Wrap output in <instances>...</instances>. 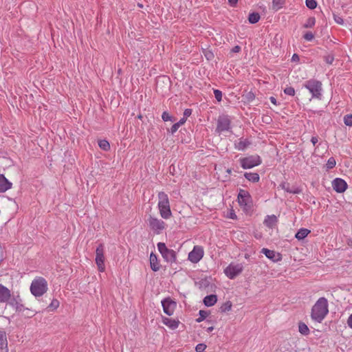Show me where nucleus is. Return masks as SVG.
<instances>
[{
  "instance_id": "obj_3",
  "label": "nucleus",
  "mask_w": 352,
  "mask_h": 352,
  "mask_svg": "<svg viewBox=\"0 0 352 352\" xmlns=\"http://www.w3.org/2000/svg\"><path fill=\"white\" fill-rule=\"evenodd\" d=\"M30 290L36 298L43 296L48 290L47 280L42 276H36L31 283Z\"/></svg>"
},
{
  "instance_id": "obj_38",
  "label": "nucleus",
  "mask_w": 352,
  "mask_h": 352,
  "mask_svg": "<svg viewBox=\"0 0 352 352\" xmlns=\"http://www.w3.org/2000/svg\"><path fill=\"white\" fill-rule=\"evenodd\" d=\"M302 37L307 41H311L314 38V34L311 32H307Z\"/></svg>"
},
{
  "instance_id": "obj_57",
  "label": "nucleus",
  "mask_w": 352,
  "mask_h": 352,
  "mask_svg": "<svg viewBox=\"0 0 352 352\" xmlns=\"http://www.w3.org/2000/svg\"><path fill=\"white\" fill-rule=\"evenodd\" d=\"M228 2L231 6H235L237 3L238 0H228Z\"/></svg>"
},
{
  "instance_id": "obj_37",
  "label": "nucleus",
  "mask_w": 352,
  "mask_h": 352,
  "mask_svg": "<svg viewBox=\"0 0 352 352\" xmlns=\"http://www.w3.org/2000/svg\"><path fill=\"white\" fill-rule=\"evenodd\" d=\"M199 317L196 319V321L197 322L203 321L208 316V313L206 311L200 310L199 312Z\"/></svg>"
},
{
  "instance_id": "obj_17",
  "label": "nucleus",
  "mask_w": 352,
  "mask_h": 352,
  "mask_svg": "<svg viewBox=\"0 0 352 352\" xmlns=\"http://www.w3.org/2000/svg\"><path fill=\"white\" fill-rule=\"evenodd\" d=\"M12 184L10 182L3 174H0V192H5L11 189Z\"/></svg>"
},
{
  "instance_id": "obj_18",
  "label": "nucleus",
  "mask_w": 352,
  "mask_h": 352,
  "mask_svg": "<svg viewBox=\"0 0 352 352\" xmlns=\"http://www.w3.org/2000/svg\"><path fill=\"white\" fill-rule=\"evenodd\" d=\"M251 144V142L248 139L240 138L234 143V148L238 151H245L250 145Z\"/></svg>"
},
{
  "instance_id": "obj_12",
  "label": "nucleus",
  "mask_w": 352,
  "mask_h": 352,
  "mask_svg": "<svg viewBox=\"0 0 352 352\" xmlns=\"http://www.w3.org/2000/svg\"><path fill=\"white\" fill-rule=\"evenodd\" d=\"M230 120L228 116L219 117L217 120V131L219 133L228 131L231 126Z\"/></svg>"
},
{
  "instance_id": "obj_20",
  "label": "nucleus",
  "mask_w": 352,
  "mask_h": 352,
  "mask_svg": "<svg viewBox=\"0 0 352 352\" xmlns=\"http://www.w3.org/2000/svg\"><path fill=\"white\" fill-rule=\"evenodd\" d=\"M149 261L151 270L153 272L159 271L160 269V264L158 261L157 256L155 254L151 252L150 254Z\"/></svg>"
},
{
  "instance_id": "obj_4",
  "label": "nucleus",
  "mask_w": 352,
  "mask_h": 352,
  "mask_svg": "<svg viewBox=\"0 0 352 352\" xmlns=\"http://www.w3.org/2000/svg\"><path fill=\"white\" fill-rule=\"evenodd\" d=\"M303 87L309 91L312 98L321 100L323 92L321 81L315 78H311L305 82Z\"/></svg>"
},
{
  "instance_id": "obj_56",
  "label": "nucleus",
  "mask_w": 352,
  "mask_h": 352,
  "mask_svg": "<svg viewBox=\"0 0 352 352\" xmlns=\"http://www.w3.org/2000/svg\"><path fill=\"white\" fill-rule=\"evenodd\" d=\"M270 102H271L272 104H275V105H277V104H278L277 100H276V99L274 96H271V97L270 98Z\"/></svg>"
},
{
  "instance_id": "obj_51",
  "label": "nucleus",
  "mask_w": 352,
  "mask_h": 352,
  "mask_svg": "<svg viewBox=\"0 0 352 352\" xmlns=\"http://www.w3.org/2000/svg\"><path fill=\"white\" fill-rule=\"evenodd\" d=\"M247 98L249 101H252L255 98V96L250 91L247 94Z\"/></svg>"
},
{
  "instance_id": "obj_48",
  "label": "nucleus",
  "mask_w": 352,
  "mask_h": 352,
  "mask_svg": "<svg viewBox=\"0 0 352 352\" xmlns=\"http://www.w3.org/2000/svg\"><path fill=\"white\" fill-rule=\"evenodd\" d=\"M289 192L292 193V194H299L301 192V190L298 187H294V188H290V190Z\"/></svg>"
},
{
  "instance_id": "obj_50",
  "label": "nucleus",
  "mask_w": 352,
  "mask_h": 352,
  "mask_svg": "<svg viewBox=\"0 0 352 352\" xmlns=\"http://www.w3.org/2000/svg\"><path fill=\"white\" fill-rule=\"evenodd\" d=\"M241 48L239 45H236L231 49V52L232 53H239L241 51Z\"/></svg>"
},
{
  "instance_id": "obj_26",
  "label": "nucleus",
  "mask_w": 352,
  "mask_h": 352,
  "mask_svg": "<svg viewBox=\"0 0 352 352\" xmlns=\"http://www.w3.org/2000/svg\"><path fill=\"white\" fill-rule=\"evenodd\" d=\"M298 331L303 336H308L310 333L309 327L303 322H298Z\"/></svg>"
},
{
  "instance_id": "obj_7",
  "label": "nucleus",
  "mask_w": 352,
  "mask_h": 352,
  "mask_svg": "<svg viewBox=\"0 0 352 352\" xmlns=\"http://www.w3.org/2000/svg\"><path fill=\"white\" fill-rule=\"evenodd\" d=\"M242 263H230L223 270L226 276L230 279H234L243 270Z\"/></svg>"
},
{
  "instance_id": "obj_23",
  "label": "nucleus",
  "mask_w": 352,
  "mask_h": 352,
  "mask_svg": "<svg viewBox=\"0 0 352 352\" xmlns=\"http://www.w3.org/2000/svg\"><path fill=\"white\" fill-rule=\"evenodd\" d=\"M244 177L249 181L252 183H257L260 180V176L257 173H252V172H245L244 173Z\"/></svg>"
},
{
  "instance_id": "obj_2",
  "label": "nucleus",
  "mask_w": 352,
  "mask_h": 352,
  "mask_svg": "<svg viewBox=\"0 0 352 352\" xmlns=\"http://www.w3.org/2000/svg\"><path fill=\"white\" fill-rule=\"evenodd\" d=\"M157 197L159 199L157 208L161 217L164 219L170 218L172 216V212L168 195L164 192L161 191L158 192Z\"/></svg>"
},
{
  "instance_id": "obj_34",
  "label": "nucleus",
  "mask_w": 352,
  "mask_h": 352,
  "mask_svg": "<svg viewBox=\"0 0 352 352\" xmlns=\"http://www.w3.org/2000/svg\"><path fill=\"white\" fill-rule=\"evenodd\" d=\"M285 3V1H280V0H272V5L273 8L276 9V10H280L282 8L283 6Z\"/></svg>"
},
{
  "instance_id": "obj_6",
  "label": "nucleus",
  "mask_w": 352,
  "mask_h": 352,
  "mask_svg": "<svg viewBox=\"0 0 352 352\" xmlns=\"http://www.w3.org/2000/svg\"><path fill=\"white\" fill-rule=\"evenodd\" d=\"M239 161L241 168L243 169H250L259 166L262 163V160L258 155H252L241 157Z\"/></svg>"
},
{
  "instance_id": "obj_47",
  "label": "nucleus",
  "mask_w": 352,
  "mask_h": 352,
  "mask_svg": "<svg viewBox=\"0 0 352 352\" xmlns=\"http://www.w3.org/2000/svg\"><path fill=\"white\" fill-rule=\"evenodd\" d=\"M180 127V126L179 125V124H177V122L175 123L170 128V132L171 134H174L177 130Z\"/></svg>"
},
{
  "instance_id": "obj_16",
  "label": "nucleus",
  "mask_w": 352,
  "mask_h": 352,
  "mask_svg": "<svg viewBox=\"0 0 352 352\" xmlns=\"http://www.w3.org/2000/svg\"><path fill=\"white\" fill-rule=\"evenodd\" d=\"M10 298V290L6 286L0 284V303H8Z\"/></svg>"
},
{
  "instance_id": "obj_53",
  "label": "nucleus",
  "mask_w": 352,
  "mask_h": 352,
  "mask_svg": "<svg viewBox=\"0 0 352 352\" xmlns=\"http://www.w3.org/2000/svg\"><path fill=\"white\" fill-rule=\"evenodd\" d=\"M347 324L350 328L352 329V314L348 318Z\"/></svg>"
},
{
  "instance_id": "obj_42",
  "label": "nucleus",
  "mask_w": 352,
  "mask_h": 352,
  "mask_svg": "<svg viewBox=\"0 0 352 352\" xmlns=\"http://www.w3.org/2000/svg\"><path fill=\"white\" fill-rule=\"evenodd\" d=\"M214 95L218 102L222 100V91L219 89H214Z\"/></svg>"
},
{
  "instance_id": "obj_58",
  "label": "nucleus",
  "mask_w": 352,
  "mask_h": 352,
  "mask_svg": "<svg viewBox=\"0 0 352 352\" xmlns=\"http://www.w3.org/2000/svg\"><path fill=\"white\" fill-rule=\"evenodd\" d=\"M230 217L231 219H236V214H235L234 213L232 212V213L230 214Z\"/></svg>"
},
{
  "instance_id": "obj_60",
  "label": "nucleus",
  "mask_w": 352,
  "mask_h": 352,
  "mask_svg": "<svg viewBox=\"0 0 352 352\" xmlns=\"http://www.w3.org/2000/svg\"><path fill=\"white\" fill-rule=\"evenodd\" d=\"M212 329H213V327H209V328L208 329V332H210V331H212Z\"/></svg>"
},
{
  "instance_id": "obj_62",
  "label": "nucleus",
  "mask_w": 352,
  "mask_h": 352,
  "mask_svg": "<svg viewBox=\"0 0 352 352\" xmlns=\"http://www.w3.org/2000/svg\"><path fill=\"white\" fill-rule=\"evenodd\" d=\"M138 118L141 119L142 118V116L141 115L138 116Z\"/></svg>"
},
{
  "instance_id": "obj_14",
  "label": "nucleus",
  "mask_w": 352,
  "mask_h": 352,
  "mask_svg": "<svg viewBox=\"0 0 352 352\" xmlns=\"http://www.w3.org/2000/svg\"><path fill=\"white\" fill-rule=\"evenodd\" d=\"M12 307H13L16 311L23 312L25 308L22 302V300L19 296H14L10 298L8 302Z\"/></svg>"
},
{
  "instance_id": "obj_44",
  "label": "nucleus",
  "mask_w": 352,
  "mask_h": 352,
  "mask_svg": "<svg viewBox=\"0 0 352 352\" xmlns=\"http://www.w3.org/2000/svg\"><path fill=\"white\" fill-rule=\"evenodd\" d=\"M280 187L283 189L285 191L289 192V190H290V187H289V184L287 182H282L280 184Z\"/></svg>"
},
{
  "instance_id": "obj_9",
  "label": "nucleus",
  "mask_w": 352,
  "mask_h": 352,
  "mask_svg": "<svg viewBox=\"0 0 352 352\" xmlns=\"http://www.w3.org/2000/svg\"><path fill=\"white\" fill-rule=\"evenodd\" d=\"M204 255V250L202 246L195 245L192 251L188 254V258L192 263H197L202 259Z\"/></svg>"
},
{
  "instance_id": "obj_43",
  "label": "nucleus",
  "mask_w": 352,
  "mask_h": 352,
  "mask_svg": "<svg viewBox=\"0 0 352 352\" xmlns=\"http://www.w3.org/2000/svg\"><path fill=\"white\" fill-rule=\"evenodd\" d=\"M206 349V345L205 344L200 343V344H197V346L195 347V351L197 352H204Z\"/></svg>"
},
{
  "instance_id": "obj_29",
  "label": "nucleus",
  "mask_w": 352,
  "mask_h": 352,
  "mask_svg": "<svg viewBox=\"0 0 352 352\" xmlns=\"http://www.w3.org/2000/svg\"><path fill=\"white\" fill-rule=\"evenodd\" d=\"M316 21V18L314 16H310L306 20L305 23L303 24V28H311L315 25Z\"/></svg>"
},
{
  "instance_id": "obj_40",
  "label": "nucleus",
  "mask_w": 352,
  "mask_h": 352,
  "mask_svg": "<svg viewBox=\"0 0 352 352\" xmlns=\"http://www.w3.org/2000/svg\"><path fill=\"white\" fill-rule=\"evenodd\" d=\"M284 93L286 95H288L290 96H294L295 95L296 91H295V89L292 87H287L284 89Z\"/></svg>"
},
{
  "instance_id": "obj_35",
  "label": "nucleus",
  "mask_w": 352,
  "mask_h": 352,
  "mask_svg": "<svg viewBox=\"0 0 352 352\" xmlns=\"http://www.w3.org/2000/svg\"><path fill=\"white\" fill-rule=\"evenodd\" d=\"M317 4L316 0H305V5L310 10L315 9L317 7Z\"/></svg>"
},
{
  "instance_id": "obj_55",
  "label": "nucleus",
  "mask_w": 352,
  "mask_h": 352,
  "mask_svg": "<svg viewBox=\"0 0 352 352\" xmlns=\"http://www.w3.org/2000/svg\"><path fill=\"white\" fill-rule=\"evenodd\" d=\"M292 61H298L299 60L298 55L296 54H294L292 57Z\"/></svg>"
},
{
  "instance_id": "obj_30",
  "label": "nucleus",
  "mask_w": 352,
  "mask_h": 352,
  "mask_svg": "<svg viewBox=\"0 0 352 352\" xmlns=\"http://www.w3.org/2000/svg\"><path fill=\"white\" fill-rule=\"evenodd\" d=\"M232 302L230 300H228L221 305L219 309H220L221 312L225 313V312L230 311L232 309Z\"/></svg>"
},
{
  "instance_id": "obj_41",
  "label": "nucleus",
  "mask_w": 352,
  "mask_h": 352,
  "mask_svg": "<svg viewBox=\"0 0 352 352\" xmlns=\"http://www.w3.org/2000/svg\"><path fill=\"white\" fill-rule=\"evenodd\" d=\"M333 20L337 24L342 25L344 24V21L343 18L339 15L333 14Z\"/></svg>"
},
{
  "instance_id": "obj_31",
  "label": "nucleus",
  "mask_w": 352,
  "mask_h": 352,
  "mask_svg": "<svg viewBox=\"0 0 352 352\" xmlns=\"http://www.w3.org/2000/svg\"><path fill=\"white\" fill-rule=\"evenodd\" d=\"M99 147L103 151H109L110 149V144L106 140H101L98 142Z\"/></svg>"
},
{
  "instance_id": "obj_10",
  "label": "nucleus",
  "mask_w": 352,
  "mask_h": 352,
  "mask_svg": "<svg viewBox=\"0 0 352 352\" xmlns=\"http://www.w3.org/2000/svg\"><path fill=\"white\" fill-rule=\"evenodd\" d=\"M104 252V245L102 244H100L96 250L95 261L98 270L100 272H103L105 269Z\"/></svg>"
},
{
  "instance_id": "obj_28",
  "label": "nucleus",
  "mask_w": 352,
  "mask_h": 352,
  "mask_svg": "<svg viewBox=\"0 0 352 352\" xmlns=\"http://www.w3.org/2000/svg\"><path fill=\"white\" fill-rule=\"evenodd\" d=\"M260 15L258 12H252L249 14L248 21L250 23H256L260 19Z\"/></svg>"
},
{
  "instance_id": "obj_19",
  "label": "nucleus",
  "mask_w": 352,
  "mask_h": 352,
  "mask_svg": "<svg viewBox=\"0 0 352 352\" xmlns=\"http://www.w3.org/2000/svg\"><path fill=\"white\" fill-rule=\"evenodd\" d=\"M0 352H8L7 335L3 330H0Z\"/></svg>"
},
{
  "instance_id": "obj_5",
  "label": "nucleus",
  "mask_w": 352,
  "mask_h": 352,
  "mask_svg": "<svg viewBox=\"0 0 352 352\" xmlns=\"http://www.w3.org/2000/svg\"><path fill=\"white\" fill-rule=\"evenodd\" d=\"M158 251L161 254L164 261L170 264L176 263L177 261V254L176 252L172 249H169L166 247V244L162 242H159L157 244Z\"/></svg>"
},
{
  "instance_id": "obj_21",
  "label": "nucleus",
  "mask_w": 352,
  "mask_h": 352,
  "mask_svg": "<svg viewBox=\"0 0 352 352\" xmlns=\"http://www.w3.org/2000/svg\"><path fill=\"white\" fill-rule=\"evenodd\" d=\"M162 322H163V324H164L166 326H167L168 327H169L171 329H177L178 327L179 323V322L178 320L168 318L166 317L162 318Z\"/></svg>"
},
{
  "instance_id": "obj_59",
  "label": "nucleus",
  "mask_w": 352,
  "mask_h": 352,
  "mask_svg": "<svg viewBox=\"0 0 352 352\" xmlns=\"http://www.w3.org/2000/svg\"><path fill=\"white\" fill-rule=\"evenodd\" d=\"M226 172H227V173H228V174H231V173H232V170H231V169H230V168H228V169H227V170H226Z\"/></svg>"
},
{
  "instance_id": "obj_46",
  "label": "nucleus",
  "mask_w": 352,
  "mask_h": 352,
  "mask_svg": "<svg viewBox=\"0 0 352 352\" xmlns=\"http://www.w3.org/2000/svg\"><path fill=\"white\" fill-rule=\"evenodd\" d=\"M324 60L327 64L331 65L334 60V57L332 55H327L324 57Z\"/></svg>"
},
{
  "instance_id": "obj_22",
  "label": "nucleus",
  "mask_w": 352,
  "mask_h": 352,
  "mask_svg": "<svg viewBox=\"0 0 352 352\" xmlns=\"http://www.w3.org/2000/svg\"><path fill=\"white\" fill-rule=\"evenodd\" d=\"M217 301V296L215 294H210L206 296L204 298V304L206 307L213 306Z\"/></svg>"
},
{
  "instance_id": "obj_11",
  "label": "nucleus",
  "mask_w": 352,
  "mask_h": 352,
  "mask_svg": "<svg viewBox=\"0 0 352 352\" xmlns=\"http://www.w3.org/2000/svg\"><path fill=\"white\" fill-rule=\"evenodd\" d=\"M162 305L164 312L170 316L173 315L177 304L176 302L171 300L170 298H167L162 300Z\"/></svg>"
},
{
  "instance_id": "obj_36",
  "label": "nucleus",
  "mask_w": 352,
  "mask_h": 352,
  "mask_svg": "<svg viewBox=\"0 0 352 352\" xmlns=\"http://www.w3.org/2000/svg\"><path fill=\"white\" fill-rule=\"evenodd\" d=\"M343 121L346 126H352V114L345 115Z\"/></svg>"
},
{
  "instance_id": "obj_54",
  "label": "nucleus",
  "mask_w": 352,
  "mask_h": 352,
  "mask_svg": "<svg viewBox=\"0 0 352 352\" xmlns=\"http://www.w3.org/2000/svg\"><path fill=\"white\" fill-rule=\"evenodd\" d=\"M311 142L314 145H316L318 142V138L317 136H313L311 139Z\"/></svg>"
},
{
  "instance_id": "obj_15",
  "label": "nucleus",
  "mask_w": 352,
  "mask_h": 352,
  "mask_svg": "<svg viewBox=\"0 0 352 352\" xmlns=\"http://www.w3.org/2000/svg\"><path fill=\"white\" fill-rule=\"evenodd\" d=\"M251 200V195L249 192L243 189H240L239 190L238 201L241 206H248Z\"/></svg>"
},
{
  "instance_id": "obj_24",
  "label": "nucleus",
  "mask_w": 352,
  "mask_h": 352,
  "mask_svg": "<svg viewBox=\"0 0 352 352\" xmlns=\"http://www.w3.org/2000/svg\"><path fill=\"white\" fill-rule=\"evenodd\" d=\"M276 221L277 218L274 214L267 215L264 220V223L265 224L266 226L269 228H272L273 226L276 223Z\"/></svg>"
},
{
  "instance_id": "obj_49",
  "label": "nucleus",
  "mask_w": 352,
  "mask_h": 352,
  "mask_svg": "<svg viewBox=\"0 0 352 352\" xmlns=\"http://www.w3.org/2000/svg\"><path fill=\"white\" fill-rule=\"evenodd\" d=\"M192 114V109H186L184 111V117L187 118Z\"/></svg>"
},
{
  "instance_id": "obj_33",
  "label": "nucleus",
  "mask_w": 352,
  "mask_h": 352,
  "mask_svg": "<svg viewBox=\"0 0 352 352\" xmlns=\"http://www.w3.org/2000/svg\"><path fill=\"white\" fill-rule=\"evenodd\" d=\"M60 302L57 299L54 298L48 306V309L50 311L56 310L59 307Z\"/></svg>"
},
{
  "instance_id": "obj_45",
  "label": "nucleus",
  "mask_w": 352,
  "mask_h": 352,
  "mask_svg": "<svg viewBox=\"0 0 352 352\" xmlns=\"http://www.w3.org/2000/svg\"><path fill=\"white\" fill-rule=\"evenodd\" d=\"M204 56H205L206 58L208 60H210L214 58L213 53L210 50L205 51Z\"/></svg>"
},
{
  "instance_id": "obj_61",
  "label": "nucleus",
  "mask_w": 352,
  "mask_h": 352,
  "mask_svg": "<svg viewBox=\"0 0 352 352\" xmlns=\"http://www.w3.org/2000/svg\"><path fill=\"white\" fill-rule=\"evenodd\" d=\"M138 6H139L140 8H142V4H140V3H138Z\"/></svg>"
},
{
  "instance_id": "obj_13",
  "label": "nucleus",
  "mask_w": 352,
  "mask_h": 352,
  "mask_svg": "<svg viewBox=\"0 0 352 352\" xmlns=\"http://www.w3.org/2000/svg\"><path fill=\"white\" fill-rule=\"evenodd\" d=\"M333 189L338 193L344 192L348 187L347 183L342 178H336L332 182Z\"/></svg>"
},
{
  "instance_id": "obj_25",
  "label": "nucleus",
  "mask_w": 352,
  "mask_h": 352,
  "mask_svg": "<svg viewBox=\"0 0 352 352\" xmlns=\"http://www.w3.org/2000/svg\"><path fill=\"white\" fill-rule=\"evenodd\" d=\"M310 230L307 228H300L296 232L295 237L298 240L304 239L309 234Z\"/></svg>"
},
{
  "instance_id": "obj_52",
  "label": "nucleus",
  "mask_w": 352,
  "mask_h": 352,
  "mask_svg": "<svg viewBox=\"0 0 352 352\" xmlns=\"http://www.w3.org/2000/svg\"><path fill=\"white\" fill-rule=\"evenodd\" d=\"M187 118L185 117L182 118L177 123L181 126L186 122Z\"/></svg>"
},
{
  "instance_id": "obj_32",
  "label": "nucleus",
  "mask_w": 352,
  "mask_h": 352,
  "mask_svg": "<svg viewBox=\"0 0 352 352\" xmlns=\"http://www.w3.org/2000/svg\"><path fill=\"white\" fill-rule=\"evenodd\" d=\"M336 165V161L333 157H331L328 159L326 166L327 170L333 168Z\"/></svg>"
},
{
  "instance_id": "obj_1",
  "label": "nucleus",
  "mask_w": 352,
  "mask_h": 352,
  "mask_svg": "<svg viewBox=\"0 0 352 352\" xmlns=\"http://www.w3.org/2000/svg\"><path fill=\"white\" fill-rule=\"evenodd\" d=\"M329 313L328 301L324 297L318 299L311 311L312 320L320 323Z\"/></svg>"
},
{
  "instance_id": "obj_39",
  "label": "nucleus",
  "mask_w": 352,
  "mask_h": 352,
  "mask_svg": "<svg viewBox=\"0 0 352 352\" xmlns=\"http://www.w3.org/2000/svg\"><path fill=\"white\" fill-rule=\"evenodd\" d=\"M162 120L164 121V122H167V121H174V118L169 115L168 113H167L166 111H164L162 113Z\"/></svg>"
},
{
  "instance_id": "obj_27",
  "label": "nucleus",
  "mask_w": 352,
  "mask_h": 352,
  "mask_svg": "<svg viewBox=\"0 0 352 352\" xmlns=\"http://www.w3.org/2000/svg\"><path fill=\"white\" fill-rule=\"evenodd\" d=\"M261 252L263 253L265 256L272 261H275L276 252L273 250H270L267 248H263Z\"/></svg>"
},
{
  "instance_id": "obj_8",
  "label": "nucleus",
  "mask_w": 352,
  "mask_h": 352,
  "mask_svg": "<svg viewBox=\"0 0 352 352\" xmlns=\"http://www.w3.org/2000/svg\"><path fill=\"white\" fill-rule=\"evenodd\" d=\"M149 228L157 234H160L165 229L166 223L164 221L150 216L148 219Z\"/></svg>"
}]
</instances>
